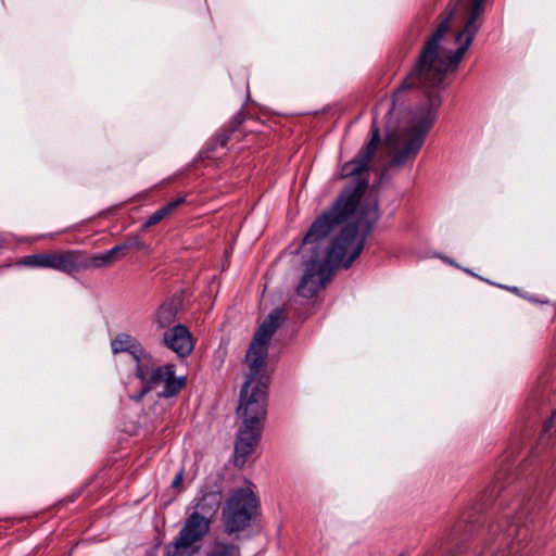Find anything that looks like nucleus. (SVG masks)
<instances>
[{"instance_id":"3","label":"nucleus","mask_w":556,"mask_h":556,"mask_svg":"<svg viewBox=\"0 0 556 556\" xmlns=\"http://www.w3.org/2000/svg\"><path fill=\"white\" fill-rule=\"evenodd\" d=\"M356 236V227L344 228L332 240L326 252L315 248L306 262L304 275L298 286L299 295L311 299L331 279L340 265L344 266L346 255Z\"/></svg>"},{"instance_id":"10","label":"nucleus","mask_w":556,"mask_h":556,"mask_svg":"<svg viewBox=\"0 0 556 556\" xmlns=\"http://www.w3.org/2000/svg\"><path fill=\"white\" fill-rule=\"evenodd\" d=\"M163 343L179 357L189 355L193 350L191 334L184 325H175L163 334Z\"/></svg>"},{"instance_id":"13","label":"nucleus","mask_w":556,"mask_h":556,"mask_svg":"<svg viewBox=\"0 0 556 556\" xmlns=\"http://www.w3.org/2000/svg\"><path fill=\"white\" fill-rule=\"evenodd\" d=\"M223 501V494L219 489L203 491L200 501L197 504V511L201 514V516L211 518L218 511L220 504Z\"/></svg>"},{"instance_id":"2","label":"nucleus","mask_w":556,"mask_h":556,"mask_svg":"<svg viewBox=\"0 0 556 556\" xmlns=\"http://www.w3.org/2000/svg\"><path fill=\"white\" fill-rule=\"evenodd\" d=\"M286 316L282 308L274 309L255 332L245 354L249 371L240 392L238 415L243 422L262 426L267 415V387L269 377L265 371L268 342L281 326Z\"/></svg>"},{"instance_id":"21","label":"nucleus","mask_w":556,"mask_h":556,"mask_svg":"<svg viewBox=\"0 0 556 556\" xmlns=\"http://www.w3.org/2000/svg\"><path fill=\"white\" fill-rule=\"evenodd\" d=\"M127 250V245L124 243L114 245L111 250H109V254L116 262L121 257L124 256L125 251Z\"/></svg>"},{"instance_id":"4","label":"nucleus","mask_w":556,"mask_h":556,"mask_svg":"<svg viewBox=\"0 0 556 556\" xmlns=\"http://www.w3.org/2000/svg\"><path fill=\"white\" fill-rule=\"evenodd\" d=\"M257 510V498L249 488L230 492L223 509L225 532L228 534L245 530Z\"/></svg>"},{"instance_id":"15","label":"nucleus","mask_w":556,"mask_h":556,"mask_svg":"<svg viewBox=\"0 0 556 556\" xmlns=\"http://www.w3.org/2000/svg\"><path fill=\"white\" fill-rule=\"evenodd\" d=\"M77 261L79 264L77 273L89 268L109 267L115 263L109 252L85 257L80 252L77 251Z\"/></svg>"},{"instance_id":"16","label":"nucleus","mask_w":556,"mask_h":556,"mask_svg":"<svg viewBox=\"0 0 556 556\" xmlns=\"http://www.w3.org/2000/svg\"><path fill=\"white\" fill-rule=\"evenodd\" d=\"M207 556H240V549L230 543L216 542Z\"/></svg>"},{"instance_id":"5","label":"nucleus","mask_w":556,"mask_h":556,"mask_svg":"<svg viewBox=\"0 0 556 556\" xmlns=\"http://www.w3.org/2000/svg\"><path fill=\"white\" fill-rule=\"evenodd\" d=\"M174 365L166 364L163 366H155L149 368L146 364H138L136 369V377L142 382V391L136 397L140 401L143 395L159 386L163 384V390L159 393L161 397H172L179 393L185 387V378H177L175 376Z\"/></svg>"},{"instance_id":"23","label":"nucleus","mask_w":556,"mask_h":556,"mask_svg":"<svg viewBox=\"0 0 556 556\" xmlns=\"http://www.w3.org/2000/svg\"><path fill=\"white\" fill-rule=\"evenodd\" d=\"M500 288L506 289L517 295H520V289L518 287H509L506 285H497Z\"/></svg>"},{"instance_id":"7","label":"nucleus","mask_w":556,"mask_h":556,"mask_svg":"<svg viewBox=\"0 0 556 556\" xmlns=\"http://www.w3.org/2000/svg\"><path fill=\"white\" fill-rule=\"evenodd\" d=\"M21 264L28 267L50 268L67 275L77 273V251L65 250L24 256Z\"/></svg>"},{"instance_id":"18","label":"nucleus","mask_w":556,"mask_h":556,"mask_svg":"<svg viewBox=\"0 0 556 556\" xmlns=\"http://www.w3.org/2000/svg\"><path fill=\"white\" fill-rule=\"evenodd\" d=\"M556 418V410L554 412V414L544 421L543 426H542V430H541V435H540V441H539V444L540 445H545L551 437V432H552V429L554 428V420Z\"/></svg>"},{"instance_id":"20","label":"nucleus","mask_w":556,"mask_h":556,"mask_svg":"<svg viewBox=\"0 0 556 556\" xmlns=\"http://www.w3.org/2000/svg\"><path fill=\"white\" fill-rule=\"evenodd\" d=\"M244 122V115L242 112H238L226 126L231 132H235Z\"/></svg>"},{"instance_id":"1","label":"nucleus","mask_w":556,"mask_h":556,"mask_svg":"<svg viewBox=\"0 0 556 556\" xmlns=\"http://www.w3.org/2000/svg\"><path fill=\"white\" fill-rule=\"evenodd\" d=\"M380 143V131L372 121L371 124V138L370 140L357 152L351 161L343 164L341 167V178L353 177L356 184L353 187L345 188L332 206L315 219L311 225L306 236L303 239L304 244L316 243L315 248H319L318 242L326 238L336 228L345 223L357 208L361 198L368 187L369 182V163L371 162L378 146ZM319 251L326 252V250Z\"/></svg>"},{"instance_id":"11","label":"nucleus","mask_w":556,"mask_h":556,"mask_svg":"<svg viewBox=\"0 0 556 556\" xmlns=\"http://www.w3.org/2000/svg\"><path fill=\"white\" fill-rule=\"evenodd\" d=\"M112 352L114 354L127 352L140 364L143 359L148 358L149 355L141 345V343L132 336L128 333L117 334L111 342Z\"/></svg>"},{"instance_id":"19","label":"nucleus","mask_w":556,"mask_h":556,"mask_svg":"<svg viewBox=\"0 0 556 556\" xmlns=\"http://www.w3.org/2000/svg\"><path fill=\"white\" fill-rule=\"evenodd\" d=\"M125 244L127 245V250L128 249H138V250L148 249V245L139 238V236L129 237L125 241Z\"/></svg>"},{"instance_id":"12","label":"nucleus","mask_w":556,"mask_h":556,"mask_svg":"<svg viewBox=\"0 0 556 556\" xmlns=\"http://www.w3.org/2000/svg\"><path fill=\"white\" fill-rule=\"evenodd\" d=\"M182 305V298L180 294H175L165 300L156 309L153 320L160 328H168L175 321L177 313Z\"/></svg>"},{"instance_id":"17","label":"nucleus","mask_w":556,"mask_h":556,"mask_svg":"<svg viewBox=\"0 0 556 556\" xmlns=\"http://www.w3.org/2000/svg\"><path fill=\"white\" fill-rule=\"evenodd\" d=\"M233 132H231L229 129H227L226 127L222 128L217 134L216 136L207 143V151L208 152H213L215 151L218 147L220 148H225L229 141V139L231 138Z\"/></svg>"},{"instance_id":"14","label":"nucleus","mask_w":556,"mask_h":556,"mask_svg":"<svg viewBox=\"0 0 556 556\" xmlns=\"http://www.w3.org/2000/svg\"><path fill=\"white\" fill-rule=\"evenodd\" d=\"M186 202L184 197L177 198L149 216V218L143 223L140 228L141 232H146L150 227L157 225L163 219L169 217L175 213V211Z\"/></svg>"},{"instance_id":"8","label":"nucleus","mask_w":556,"mask_h":556,"mask_svg":"<svg viewBox=\"0 0 556 556\" xmlns=\"http://www.w3.org/2000/svg\"><path fill=\"white\" fill-rule=\"evenodd\" d=\"M379 216H380V214H379L378 202L376 200L365 202L361 206V213H359V217H358V225L365 227L363 230L362 237L358 238V226L356 224H349L341 229V231H342L344 228L350 227V226L356 227V236H355L353 243L351 244V248L349 249V252L346 255L348 257L344 263V268H349L352 265V263L359 256V254L362 253V251L364 249L366 238L374 229L377 220L379 219Z\"/></svg>"},{"instance_id":"22","label":"nucleus","mask_w":556,"mask_h":556,"mask_svg":"<svg viewBox=\"0 0 556 556\" xmlns=\"http://www.w3.org/2000/svg\"><path fill=\"white\" fill-rule=\"evenodd\" d=\"M182 478H184L182 471H179L176 475L175 479L173 480L172 486L173 488H178L181 484V482H182Z\"/></svg>"},{"instance_id":"9","label":"nucleus","mask_w":556,"mask_h":556,"mask_svg":"<svg viewBox=\"0 0 556 556\" xmlns=\"http://www.w3.org/2000/svg\"><path fill=\"white\" fill-rule=\"evenodd\" d=\"M263 427L256 425H249L243 422L240 428L235 445L236 466H243L248 456H250L261 438Z\"/></svg>"},{"instance_id":"6","label":"nucleus","mask_w":556,"mask_h":556,"mask_svg":"<svg viewBox=\"0 0 556 556\" xmlns=\"http://www.w3.org/2000/svg\"><path fill=\"white\" fill-rule=\"evenodd\" d=\"M211 520L192 513L186 520L177 538L167 548V556H191V546L201 541L210 530Z\"/></svg>"}]
</instances>
